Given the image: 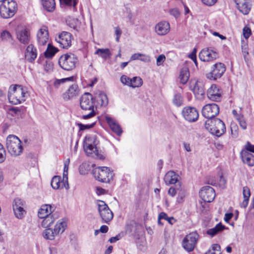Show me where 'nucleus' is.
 Wrapping results in <instances>:
<instances>
[{"mask_svg":"<svg viewBox=\"0 0 254 254\" xmlns=\"http://www.w3.org/2000/svg\"><path fill=\"white\" fill-rule=\"evenodd\" d=\"M1 40L5 43H8L11 44H13V39L11 33L7 30L2 31L0 34Z\"/></svg>","mask_w":254,"mask_h":254,"instance_id":"obj_33","label":"nucleus"},{"mask_svg":"<svg viewBox=\"0 0 254 254\" xmlns=\"http://www.w3.org/2000/svg\"><path fill=\"white\" fill-rule=\"evenodd\" d=\"M17 10V5L13 0H6L0 5V15L3 18L13 17Z\"/></svg>","mask_w":254,"mask_h":254,"instance_id":"obj_5","label":"nucleus"},{"mask_svg":"<svg viewBox=\"0 0 254 254\" xmlns=\"http://www.w3.org/2000/svg\"><path fill=\"white\" fill-rule=\"evenodd\" d=\"M42 5L45 9L48 12H53L56 8L55 0H41Z\"/></svg>","mask_w":254,"mask_h":254,"instance_id":"obj_36","label":"nucleus"},{"mask_svg":"<svg viewBox=\"0 0 254 254\" xmlns=\"http://www.w3.org/2000/svg\"><path fill=\"white\" fill-rule=\"evenodd\" d=\"M130 87L132 88L138 87L142 85V79L139 77H134L130 79Z\"/></svg>","mask_w":254,"mask_h":254,"instance_id":"obj_41","label":"nucleus"},{"mask_svg":"<svg viewBox=\"0 0 254 254\" xmlns=\"http://www.w3.org/2000/svg\"><path fill=\"white\" fill-rule=\"evenodd\" d=\"M100 215L105 223H108L113 218V213L110 209L107 204L102 200H98L97 202Z\"/></svg>","mask_w":254,"mask_h":254,"instance_id":"obj_8","label":"nucleus"},{"mask_svg":"<svg viewBox=\"0 0 254 254\" xmlns=\"http://www.w3.org/2000/svg\"><path fill=\"white\" fill-rule=\"evenodd\" d=\"M178 177L174 172L169 171L165 176V182L167 185L175 184L178 181Z\"/></svg>","mask_w":254,"mask_h":254,"instance_id":"obj_29","label":"nucleus"},{"mask_svg":"<svg viewBox=\"0 0 254 254\" xmlns=\"http://www.w3.org/2000/svg\"><path fill=\"white\" fill-rule=\"evenodd\" d=\"M201 113L202 116L206 119H215L219 113V107L215 103L208 104L203 106Z\"/></svg>","mask_w":254,"mask_h":254,"instance_id":"obj_11","label":"nucleus"},{"mask_svg":"<svg viewBox=\"0 0 254 254\" xmlns=\"http://www.w3.org/2000/svg\"><path fill=\"white\" fill-rule=\"evenodd\" d=\"M170 24L167 21H161L155 26V32L158 35L163 36L167 34L170 31Z\"/></svg>","mask_w":254,"mask_h":254,"instance_id":"obj_21","label":"nucleus"},{"mask_svg":"<svg viewBox=\"0 0 254 254\" xmlns=\"http://www.w3.org/2000/svg\"><path fill=\"white\" fill-rule=\"evenodd\" d=\"M235 2L241 12L245 15L249 13L251 9L250 0H235Z\"/></svg>","mask_w":254,"mask_h":254,"instance_id":"obj_19","label":"nucleus"},{"mask_svg":"<svg viewBox=\"0 0 254 254\" xmlns=\"http://www.w3.org/2000/svg\"><path fill=\"white\" fill-rule=\"evenodd\" d=\"M58 51L57 48L54 47L50 44H49L47 49L44 53L45 56L47 58H51L55 55Z\"/></svg>","mask_w":254,"mask_h":254,"instance_id":"obj_40","label":"nucleus"},{"mask_svg":"<svg viewBox=\"0 0 254 254\" xmlns=\"http://www.w3.org/2000/svg\"><path fill=\"white\" fill-rule=\"evenodd\" d=\"M190 88L192 90L198 99H202L203 98L205 91L203 83L202 81L192 80L190 81Z\"/></svg>","mask_w":254,"mask_h":254,"instance_id":"obj_12","label":"nucleus"},{"mask_svg":"<svg viewBox=\"0 0 254 254\" xmlns=\"http://www.w3.org/2000/svg\"><path fill=\"white\" fill-rule=\"evenodd\" d=\"M105 120L107 123L109 125L112 130L117 135L120 136L122 133V130L120 126L116 121L109 116L105 117Z\"/></svg>","mask_w":254,"mask_h":254,"instance_id":"obj_26","label":"nucleus"},{"mask_svg":"<svg viewBox=\"0 0 254 254\" xmlns=\"http://www.w3.org/2000/svg\"><path fill=\"white\" fill-rule=\"evenodd\" d=\"M165 59H166V57L164 55L162 54V55H159L157 57V60H156V64L158 66L162 65L163 64V63H164V62L165 61Z\"/></svg>","mask_w":254,"mask_h":254,"instance_id":"obj_53","label":"nucleus"},{"mask_svg":"<svg viewBox=\"0 0 254 254\" xmlns=\"http://www.w3.org/2000/svg\"><path fill=\"white\" fill-rule=\"evenodd\" d=\"M37 56L36 48L32 44L29 45L25 52V58L30 63H33Z\"/></svg>","mask_w":254,"mask_h":254,"instance_id":"obj_23","label":"nucleus"},{"mask_svg":"<svg viewBox=\"0 0 254 254\" xmlns=\"http://www.w3.org/2000/svg\"><path fill=\"white\" fill-rule=\"evenodd\" d=\"M172 103L176 107L182 106L184 104V98L182 94L179 92H175L172 98Z\"/></svg>","mask_w":254,"mask_h":254,"instance_id":"obj_34","label":"nucleus"},{"mask_svg":"<svg viewBox=\"0 0 254 254\" xmlns=\"http://www.w3.org/2000/svg\"><path fill=\"white\" fill-rule=\"evenodd\" d=\"M212 68V70L206 74L207 78L211 80H215L221 78L226 71V66L222 63H216Z\"/></svg>","mask_w":254,"mask_h":254,"instance_id":"obj_10","label":"nucleus"},{"mask_svg":"<svg viewBox=\"0 0 254 254\" xmlns=\"http://www.w3.org/2000/svg\"><path fill=\"white\" fill-rule=\"evenodd\" d=\"M24 202L19 198L14 199L13 202V210L15 217L18 219H22L26 214L24 209Z\"/></svg>","mask_w":254,"mask_h":254,"instance_id":"obj_16","label":"nucleus"},{"mask_svg":"<svg viewBox=\"0 0 254 254\" xmlns=\"http://www.w3.org/2000/svg\"><path fill=\"white\" fill-rule=\"evenodd\" d=\"M73 76H71L67 78H62L61 79H56L54 82V86L55 87V88H57L59 87L61 84L64 83L67 81H73Z\"/></svg>","mask_w":254,"mask_h":254,"instance_id":"obj_43","label":"nucleus"},{"mask_svg":"<svg viewBox=\"0 0 254 254\" xmlns=\"http://www.w3.org/2000/svg\"><path fill=\"white\" fill-rule=\"evenodd\" d=\"M72 35L67 32L63 31L56 37V41L64 49H68L71 45Z\"/></svg>","mask_w":254,"mask_h":254,"instance_id":"obj_13","label":"nucleus"},{"mask_svg":"<svg viewBox=\"0 0 254 254\" xmlns=\"http://www.w3.org/2000/svg\"><path fill=\"white\" fill-rule=\"evenodd\" d=\"M95 124V122H93L91 124L83 125L81 123H78L77 126L80 130H84L88 129H90L93 127Z\"/></svg>","mask_w":254,"mask_h":254,"instance_id":"obj_47","label":"nucleus"},{"mask_svg":"<svg viewBox=\"0 0 254 254\" xmlns=\"http://www.w3.org/2000/svg\"><path fill=\"white\" fill-rule=\"evenodd\" d=\"M79 90L77 84H73L71 85L66 92L63 95V99L64 100H68L73 98L79 94Z\"/></svg>","mask_w":254,"mask_h":254,"instance_id":"obj_22","label":"nucleus"},{"mask_svg":"<svg viewBox=\"0 0 254 254\" xmlns=\"http://www.w3.org/2000/svg\"><path fill=\"white\" fill-rule=\"evenodd\" d=\"M122 34V31L119 27L115 28V34L116 35V40L117 42L119 41L120 37Z\"/></svg>","mask_w":254,"mask_h":254,"instance_id":"obj_60","label":"nucleus"},{"mask_svg":"<svg viewBox=\"0 0 254 254\" xmlns=\"http://www.w3.org/2000/svg\"><path fill=\"white\" fill-rule=\"evenodd\" d=\"M225 229V226L221 223L217 224L214 228L208 229L206 233L211 237L221 232Z\"/></svg>","mask_w":254,"mask_h":254,"instance_id":"obj_32","label":"nucleus"},{"mask_svg":"<svg viewBox=\"0 0 254 254\" xmlns=\"http://www.w3.org/2000/svg\"><path fill=\"white\" fill-rule=\"evenodd\" d=\"M60 1L62 4H64L67 6H72L74 7L77 4L76 0H60Z\"/></svg>","mask_w":254,"mask_h":254,"instance_id":"obj_48","label":"nucleus"},{"mask_svg":"<svg viewBox=\"0 0 254 254\" xmlns=\"http://www.w3.org/2000/svg\"><path fill=\"white\" fill-rule=\"evenodd\" d=\"M139 60L143 62L149 63L150 62V57L148 55L141 54Z\"/></svg>","mask_w":254,"mask_h":254,"instance_id":"obj_57","label":"nucleus"},{"mask_svg":"<svg viewBox=\"0 0 254 254\" xmlns=\"http://www.w3.org/2000/svg\"><path fill=\"white\" fill-rule=\"evenodd\" d=\"M239 123L241 127L243 129H246L247 128V125L244 118H243V120L239 121Z\"/></svg>","mask_w":254,"mask_h":254,"instance_id":"obj_62","label":"nucleus"},{"mask_svg":"<svg viewBox=\"0 0 254 254\" xmlns=\"http://www.w3.org/2000/svg\"><path fill=\"white\" fill-rule=\"evenodd\" d=\"M83 147L88 156H94V154H95V149H97L96 147H95L91 143L84 142Z\"/></svg>","mask_w":254,"mask_h":254,"instance_id":"obj_38","label":"nucleus"},{"mask_svg":"<svg viewBox=\"0 0 254 254\" xmlns=\"http://www.w3.org/2000/svg\"><path fill=\"white\" fill-rule=\"evenodd\" d=\"M95 54L99 55L105 60H106L111 55L109 49H98L95 52Z\"/></svg>","mask_w":254,"mask_h":254,"instance_id":"obj_39","label":"nucleus"},{"mask_svg":"<svg viewBox=\"0 0 254 254\" xmlns=\"http://www.w3.org/2000/svg\"><path fill=\"white\" fill-rule=\"evenodd\" d=\"M169 13L171 15L174 16L175 18L180 16V13L177 8H173L170 10Z\"/></svg>","mask_w":254,"mask_h":254,"instance_id":"obj_56","label":"nucleus"},{"mask_svg":"<svg viewBox=\"0 0 254 254\" xmlns=\"http://www.w3.org/2000/svg\"><path fill=\"white\" fill-rule=\"evenodd\" d=\"M141 56V54L140 53H135L133 54L130 59V61H134L136 60H139L140 59V57Z\"/></svg>","mask_w":254,"mask_h":254,"instance_id":"obj_63","label":"nucleus"},{"mask_svg":"<svg viewBox=\"0 0 254 254\" xmlns=\"http://www.w3.org/2000/svg\"><path fill=\"white\" fill-rule=\"evenodd\" d=\"M78 61L77 57L74 54H64L59 60L60 66L65 70H71L74 68Z\"/></svg>","mask_w":254,"mask_h":254,"instance_id":"obj_7","label":"nucleus"},{"mask_svg":"<svg viewBox=\"0 0 254 254\" xmlns=\"http://www.w3.org/2000/svg\"><path fill=\"white\" fill-rule=\"evenodd\" d=\"M66 227V223L63 220H60L57 223L54 229L55 234L58 235L60 233H62Z\"/></svg>","mask_w":254,"mask_h":254,"instance_id":"obj_35","label":"nucleus"},{"mask_svg":"<svg viewBox=\"0 0 254 254\" xmlns=\"http://www.w3.org/2000/svg\"><path fill=\"white\" fill-rule=\"evenodd\" d=\"M186 120L189 122H194L198 119L199 114L196 108L191 107H185L182 112Z\"/></svg>","mask_w":254,"mask_h":254,"instance_id":"obj_15","label":"nucleus"},{"mask_svg":"<svg viewBox=\"0 0 254 254\" xmlns=\"http://www.w3.org/2000/svg\"><path fill=\"white\" fill-rule=\"evenodd\" d=\"M54 207L50 204L42 205L38 213L39 218H43L46 216L54 214Z\"/></svg>","mask_w":254,"mask_h":254,"instance_id":"obj_25","label":"nucleus"},{"mask_svg":"<svg viewBox=\"0 0 254 254\" xmlns=\"http://www.w3.org/2000/svg\"><path fill=\"white\" fill-rule=\"evenodd\" d=\"M17 38L23 44H28L31 39L30 32L26 29H22L17 32Z\"/></svg>","mask_w":254,"mask_h":254,"instance_id":"obj_24","label":"nucleus"},{"mask_svg":"<svg viewBox=\"0 0 254 254\" xmlns=\"http://www.w3.org/2000/svg\"><path fill=\"white\" fill-rule=\"evenodd\" d=\"M242 51L244 57H246L247 55H248L249 53L247 45L244 44V45L242 46Z\"/></svg>","mask_w":254,"mask_h":254,"instance_id":"obj_64","label":"nucleus"},{"mask_svg":"<svg viewBox=\"0 0 254 254\" xmlns=\"http://www.w3.org/2000/svg\"><path fill=\"white\" fill-rule=\"evenodd\" d=\"M65 182L62 180V178L59 176H55L53 177L51 185L52 187L55 190L62 189L64 187Z\"/></svg>","mask_w":254,"mask_h":254,"instance_id":"obj_30","label":"nucleus"},{"mask_svg":"<svg viewBox=\"0 0 254 254\" xmlns=\"http://www.w3.org/2000/svg\"><path fill=\"white\" fill-rule=\"evenodd\" d=\"M6 146L9 153L13 156H18L21 154L23 148L22 142L14 135H9L6 140Z\"/></svg>","mask_w":254,"mask_h":254,"instance_id":"obj_3","label":"nucleus"},{"mask_svg":"<svg viewBox=\"0 0 254 254\" xmlns=\"http://www.w3.org/2000/svg\"><path fill=\"white\" fill-rule=\"evenodd\" d=\"M159 219H163L166 220L171 224H174L176 221L175 219L173 217H168L167 214L165 212H161L159 214Z\"/></svg>","mask_w":254,"mask_h":254,"instance_id":"obj_44","label":"nucleus"},{"mask_svg":"<svg viewBox=\"0 0 254 254\" xmlns=\"http://www.w3.org/2000/svg\"><path fill=\"white\" fill-rule=\"evenodd\" d=\"M243 35L246 39H248L251 35V30L250 28L245 26L243 28Z\"/></svg>","mask_w":254,"mask_h":254,"instance_id":"obj_54","label":"nucleus"},{"mask_svg":"<svg viewBox=\"0 0 254 254\" xmlns=\"http://www.w3.org/2000/svg\"><path fill=\"white\" fill-rule=\"evenodd\" d=\"M94 98L91 94L88 92L84 93L80 99V106L83 112L89 111L87 114L83 115L82 118L85 120L91 118L96 115L94 110Z\"/></svg>","mask_w":254,"mask_h":254,"instance_id":"obj_2","label":"nucleus"},{"mask_svg":"<svg viewBox=\"0 0 254 254\" xmlns=\"http://www.w3.org/2000/svg\"><path fill=\"white\" fill-rule=\"evenodd\" d=\"M93 175L95 178L102 183H109L113 179L114 174L109 168L98 167L93 170Z\"/></svg>","mask_w":254,"mask_h":254,"instance_id":"obj_6","label":"nucleus"},{"mask_svg":"<svg viewBox=\"0 0 254 254\" xmlns=\"http://www.w3.org/2000/svg\"><path fill=\"white\" fill-rule=\"evenodd\" d=\"M55 214H52L49 216H46L43 218V220L42 222V226L44 228H48L54 222L55 219L57 218L55 217Z\"/></svg>","mask_w":254,"mask_h":254,"instance_id":"obj_37","label":"nucleus"},{"mask_svg":"<svg viewBox=\"0 0 254 254\" xmlns=\"http://www.w3.org/2000/svg\"><path fill=\"white\" fill-rule=\"evenodd\" d=\"M217 0H201L202 2L207 6H212L215 4Z\"/></svg>","mask_w":254,"mask_h":254,"instance_id":"obj_55","label":"nucleus"},{"mask_svg":"<svg viewBox=\"0 0 254 254\" xmlns=\"http://www.w3.org/2000/svg\"><path fill=\"white\" fill-rule=\"evenodd\" d=\"M242 151H247L249 152L254 153V145L251 144L250 142L248 141L245 145V149Z\"/></svg>","mask_w":254,"mask_h":254,"instance_id":"obj_52","label":"nucleus"},{"mask_svg":"<svg viewBox=\"0 0 254 254\" xmlns=\"http://www.w3.org/2000/svg\"><path fill=\"white\" fill-rule=\"evenodd\" d=\"M241 157L243 162L249 166L254 165V155L247 151H242Z\"/></svg>","mask_w":254,"mask_h":254,"instance_id":"obj_27","label":"nucleus"},{"mask_svg":"<svg viewBox=\"0 0 254 254\" xmlns=\"http://www.w3.org/2000/svg\"><path fill=\"white\" fill-rule=\"evenodd\" d=\"M179 190L177 191V193L178 195V198H177V201L179 202H180V200H182L185 196V191L184 190L182 189L181 185L180 184L179 185Z\"/></svg>","mask_w":254,"mask_h":254,"instance_id":"obj_46","label":"nucleus"},{"mask_svg":"<svg viewBox=\"0 0 254 254\" xmlns=\"http://www.w3.org/2000/svg\"><path fill=\"white\" fill-rule=\"evenodd\" d=\"M63 181H64L65 182V184H64V188L66 189H68L69 188V186H68V182H67V179H68V178H67V172H64V173H63Z\"/></svg>","mask_w":254,"mask_h":254,"instance_id":"obj_58","label":"nucleus"},{"mask_svg":"<svg viewBox=\"0 0 254 254\" xmlns=\"http://www.w3.org/2000/svg\"><path fill=\"white\" fill-rule=\"evenodd\" d=\"M27 95V92L21 85H11L8 90V99L10 103L17 105L24 102Z\"/></svg>","mask_w":254,"mask_h":254,"instance_id":"obj_1","label":"nucleus"},{"mask_svg":"<svg viewBox=\"0 0 254 254\" xmlns=\"http://www.w3.org/2000/svg\"><path fill=\"white\" fill-rule=\"evenodd\" d=\"M220 249V246L217 244H213L211 247V249L208 251H213V252H217L216 254L219 253V252Z\"/></svg>","mask_w":254,"mask_h":254,"instance_id":"obj_59","label":"nucleus"},{"mask_svg":"<svg viewBox=\"0 0 254 254\" xmlns=\"http://www.w3.org/2000/svg\"><path fill=\"white\" fill-rule=\"evenodd\" d=\"M179 190V185H176L175 188L172 187L168 190V194L173 197L177 193V191Z\"/></svg>","mask_w":254,"mask_h":254,"instance_id":"obj_50","label":"nucleus"},{"mask_svg":"<svg viewBox=\"0 0 254 254\" xmlns=\"http://www.w3.org/2000/svg\"><path fill=\"white\" fill-rule=\"evenodd\" d=\"M130 79L127 76L123 75L120 78V81L123 84L130 86V84L131 83Z\"/></svg>","mask_w":254,"mask_h":254,"instance_id":"obj_49","label":"nucleus"},{"mask_svg":"<svg viewBox=\"0 0 254 254\" xmlns=\"http://www.w3.org/2000/svg\"><path fill=\"white\" fill-rule=\"evenodd\" d=\"M190 77V72L189 68L187 66H184L182 68L179 75L180 82L183 84H185L188 82Z\"/></svg>","mask_w":254,"mask_h":254,"instance_id":"obj_31","label":"nucleus"},{"mask_svg":"<svg viewBox=\"0 0 254 254\" xmlns=\"http://www.w3.org/2000/svg\"><path fill=\"white\" fill-rule=\"evenodd\" d=\"M96 192L98 195H102L105 194L106 192V190L100 187H97L96 189Z\"/></svg>","mask_w":254,"mask_h":254,"instance_id":"obj_61","label":"nucleus"},{"mask_svg":"<svg viewBox=\"0 0 254 254\" xmlns=\"http://www.w3.org/2000/svg\"><path fill=\"white\" fill-rule=\"evenodd\" d=\"M218 57L217 52L215 50L209 48L202 49L199 54V59L203 62H210Z\"/></svg>","mask_w":254,"mask_h":254,"instance_id":"obj_18","label":"nucleus"},{"mask_svg":"<svg viewBox=\"0 0 254 254\" xmlns=\"http://www.w3.org/2000/svg\"><path fill=\"white\" fill-rule=\"evenodd\" d=\"M199 196L205 202H212L215 196L214 190L211 187L206 186L202 187L199 192Z\"/></svg>","mask_w":254,"mask_h":254,"instance_id":"obj_17","label":"nucleus"},{"mask_svg":"<svg viewBox=\"0 0 254 254\" xmlns=\"http://www.w3.org/2000/svg\"><path fill=\"white\" fill-rule=\"evenodd\" d=\"M222 89L217 85L212 84L207 91V96L212 101L219 102L222 98Z\"/></svg>","mask_w":254,"mask_h":254,"instance_id":"obj_14","label":"nucleus"},{"mask_svg":"<svg viewBox=\"0 0 254 254\" xmlns=\"http://www.w3.org/2000/svg\"><path fill=\"white\" fill-rule=\"evenodd\" d=\"M6 159V152L3 145L0 143V163H3Z\"/></svg>","mask_w":254,"mask_h":254,"instance_id":"obj_45","label":"nucleus"},{"mask_svg":"<svg viewBox=\"0 0 254 254\" xmlns=\"http://www.w3.org/2000/svg\"><path fill=\"white\" fill-rule=\"evenodd\" d=\"M37 37L38 44L45 45L49 39L48 27L46 26H42L38 31Z\"/></svg>","mask_w":254,"mask_h":254,"instance_id":"obj_20","label":"nucleus"},{"mask_svg":"<svg viewBox=\"0 0 254 254\" xmlns=\"http://www.w3.org/2000/svg\"><path fill=\"white\" fill-rule=\"evenodd\" d=\"M205 127L212 134L220 136L225 131V125L223 122L218 118L208 120L205 123Z\"/></svg>","mask_w":254,"mask_h":254,"instance_id":"obj_4","label":"nucleus"},{"mask_svg":"<svg viewBox=\"0 0 254 254\" xmlns=\"http://www.w3.org/2000/svg\"><path fill=\"white\" fill-rule=\"evenodd\" d=\"M243 194L244 199H249L251 193L248 187H245L243 188Z\"/></svg>","mask_w":254,"mask_h":254,"instance_id":"obj_51","label":"nucleus"},{"mask_svg":"<svg viewBox=\"0 0 254 254\" xmlns=\"http://www.w3.org/2000/svg\"><path fill=\"white\" fill-rule=\"evenodd\" d=\"M199 235L196 232H193L187 235L183 239V247L188 252L192 251L196 245Z\"/></svg>","mask_w":254,"mask_h":254,"instance_id":"obj_9","label":"nucleus"},{"mask_svg":"<svg viewBox=\"0 0 254 254\" xmlns=\"http://www.w3.org/2000/svg\"><path fill=\"white\" fill-rule=\"evenodd\" d=\"M94 99L96 100L98 106L106 107L108 104L107 96L103 92L99 91Z\"/></svg>","mask_w":254,"mask_h":254,"instance_id":"obj_28","label":"nucleus"},{"mask_svg":"<svg viewBox=\"0 0 254 254\" xmlns=\"http://www.w3.org/2000/svg\"><path fill=\"white\" fill-rule=\"evenodd\" d=\"M56 234H55L54 230L51 228L46 229L44 232V238L46 239L53 240L54 239Z\"/></svg>","mask_w":254,"mask_h":254,"instance_id":"obj_42","label":"nucleus"}]
</instances>
